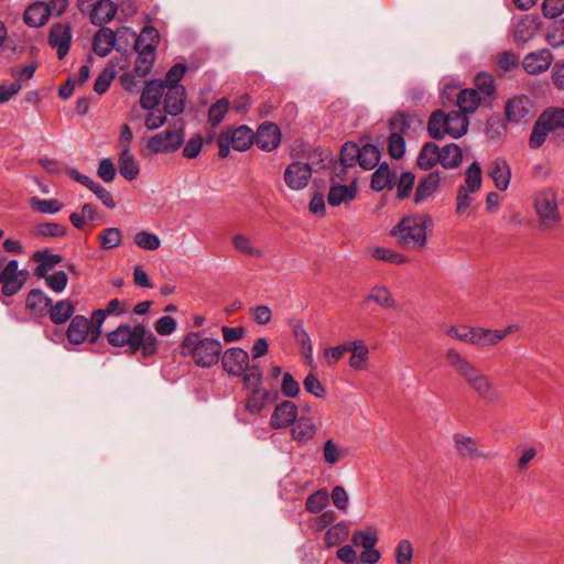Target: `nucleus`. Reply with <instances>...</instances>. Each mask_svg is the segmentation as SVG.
Returning <instances> with one entry per match:
<instances>
[{"label":"nucleus","mask_w":564,"mask_h":564,"mask_svg":"<svg viewBox=\"0 0 564 564\" xmlns=\"http://www.w3.org/2000/svg\"><path fill=\"white\" fill-rule=\"evenodd\" d=\"M445 359L447 366L482 401L488 404H497L501 401V393L495 388L490 377L466 356L451 348L446 350Z\"/></svg>","instance_id":"nucleus-1"},{"label":"nucleus","mask_w":564,"mask_h":564,"mask_svg":"<svg viewBox=\"0 0 564 564\" xmlns=\"http://www.w3.org/2000/svg\"><path fill=\"white\" fill-rule=\"evenodd\" d=\"M109 345L124 348L127 352L134 355L139 350L143 358L158 352V338L143 324H121L107 334Z\"/></svg>","instance_id":"nucleus-2"},{"label":"nucleus","mask_w":564,"mask_h":564,"mask_svg":"<svg viewBox=\"0 0 564 564\" xmlns=\"http://www.w3.org/2000/svg\"><path fill=\"white\" fill-rule=\"evenodd\" d=\"M223 351L221 343L212 337H204L199 332H189L180 344V354L199 368L217 365Z\"/></svg>","instance_id":"nucleus-3"},{"label":"nucleus","mask_w":564,"mask_h":564,"mask_svg":"<svg viewBox=\"0 0 564 564\" xmlns=\"http://www.w3.org/2000/svg\"><path fill=\"white\" fill-rule=\"evenodd\" d=\"M432 224L433 219L427 214L408 215L391 229L390 235L404 250H422L427 242V226Z\"/></svg>","instance_id":"nucleus-4"},{"label":"nucleus","mask_w":564,"mask_h":564,"mask_svg":"<svg viewBox=\"0 0 564 564\" xmlns=\"http://www.w3.org/2000/svg\"><path fill=\"white\" fill-rule=\"evenodd\" d=\"M482 173L478 162H473L465 172V183L458 187L456 214L470 215L474 210L475 194L480 189Z\"/></svg>","instance_id":"nucleus-5"},{"label":"nucleus","mask_w":564,"mask_h":564,"mask_svg":"<svg viewBox=\"0 0 564 564\" xmlns=\"http://www.w3.org/2000/svg\"><path fill=\"white\" fill-rule=\"evenodd\" d=\"M533 205L539 216L540 225L544 229L551 230L560 225L562 216L557 206V194L553 188L547 187L536 192Z\"/></svg>","instance_id":"nucleus-6"},{"label":"nucleus","mask_w":564,"mask_h":564,"mask_svg":"<svg viewBox=\"0 0 564 564\" xmlns=\"http://www.w3.org/2000/svg\"><path fill=\"white\" fill-rule=\"evenodd\" d=\"M184 140L185 133L183 128L166 129L152 135L148 140L147 148L154 154L173 153L183 145Z\"/></svg>","instance_id":"nucleus-7"},{"label":"nucleus","mask_w":564,"mask_h":564,"mask_svg":"<svg viewBox=\"0 0 564 564\" xmlns=\"http://www.w3.org/2000/svg\"><path fill=\"white\" fill-rule=\"evenodd\" d=\"M28 276V271L19 270L17 260H9L0 272L2 293L9 297L15 295L25 284Z\"/></svg>","instance_id":"nucleus-8"},{"label":"nucleus","mask_w":564,"mask_h":564,"mask_svg":"<svg viewBox=\"0 0 564 564\" xmlns=\"http://www.w3.org/2000/svg\"><path fill=\"white\" fill-rule=\"evenodd\" d=\"M391 134L389 137V153L394 159H400L405 152V140L402 133L410 128L409 119L403 113H395L390 119Z\"/></svg>","instance_id":"nucleus-9"},{"label":"nucleus","mask_w":564,"mask_h":564,"mask_svg":"<svg viewBox=\"0 0 564 564\" xmlns=\"http://www.w3.org/2000/svg\"><path fill=\"white\" fill-rule=\"evenodd\" d=\"M221 366L226 373L232 377H241L251 367L249 354L240 347H230L221 355Z\"/></svg>","instance_id":"nucleus-10"},{"label":"nucleus","mask_w":564,"mask_h":564,"mask_svg":"<svg viewBox=\"0 0 564 564\" xmlns=\"http://www.w3.org/2000/svg\"><path fill=\"white\" fill-rule=\"evenodd\" d=\"M312 171L310 163L300 161L292 162L284 171V181L291 189H303L308 185Z\"/></svg>","instance_id":"nucleus-11"},{"label":"nucleus","mask_w":564,"mask_h":564,"mask_svg":"<svg viewBox=\"0 0 564 564\" xmlns=\"http://www.w3.org/2000/svg\"><path fill=\"white\" fill-rule=\"evenodd\" d=\"M506 117L511 123L528 122L533 117L532 102L527 96H516L506 104Z\"/></svg>","instance_id":"nucleus-12"},{"label":"nucleus","mask_w":564,"mask_h":564,"mask_svg":"<svg viewBox=\"0 0 564 564\" xmlns=\"http://www.w3.org/2000/svg\"><path fill=\"white\" fill-rule=\"evenodd\" d=\"M454 449L456 454L463 459H482L488 460L490 455L481 451L475 438L466 436L464 434H455Z\"/></svg>","instance_id":"nucleus-13"},{"label":"nucleus","mask_w":564,"mask_h":564,"mask_svg":"<svg viewBox=\"0 0 564 564\" xmlns=\"http://www.w3.org/2000/svg\"><path fill=\"white\" fill-rule=\"evenodd\" d=\"M553 62V54L547 48L528 53L522 59L523 69L531 75L546 72Z\"/></svg>","instance_id":"nucleus-14"},{"label":"nucleus","mask_w":564,"mask_h":564,"mask_svg":"<svg viewBox=\"0 0 564 564\" xmlns=\"http://www.w3.org/2000/svg\"><path fill=\"white\" fill-rule=\"evenodd\" d=\"M66 337L73 345H82L86 340L91 343L93 332L88 318L83 315H75L68 325Z\"/></svg>","instance_id":"nucleus-15"},{"label":"nucleus","mask_w":564,"mask_h":564,"mask_svg":"<svg viewBox=\"0 0 564 564\" xmlns=\"http://www.w3.org/2000/svg\"><path fill=\"white\" fill-rule=\"evenodd\" d=\"M540 29V20L532 14L523 15L514 25L513 40L518 45H524L531 41Z\"/></svg>","instance_id":"nucleus-16"},{"label":"nucleus","mask_w":564,"mask_h":564,"mask_svg":"<svg viewBox=\"0 0 564 564\" xmlns=\"http://www.w3.org/2000/svg\"><path fill=\"white\" fill-rule=\"evenodd\" d=\"M186 106V89L184 86H172L165 89L163 107L170 116L181 115Z\"/></svg>","instance_id":"nucleus-17"},{"label":"nucleus","mask_w":564,"mask_h":564,"mask_svg":"<svg viewBox=\"0 0 564 564\" xmlns=\"http://www.w3.org/2000/svg\"><path fill=\"white\" fill-rule=\"evenodd\" d=\"M281 142V133L274 123L264 122L254 133V143L263 151H272L278 148Z\"/></svg>","instance_id":"nucleus-18"},{"label":"nucleus","mask_w":564,"mask_h":564,"mask_svg":"<svg viewBox=\"0 0 564 564\" xmlns=\"http://www.w3.org/2000/svg\"><path fill=\"white\" fill-rule=\"evenodd\" d=\"M297 419V406L294 402L284 400L276 404L270 420L273 429H283L295 422Z\"/></svg>","instance_id":"nucleus-19"},{"label":"nucleus","mask_w":564,"mask_h":564,"mask_svg":"<svg viewBox=\"0 0 564 564\" xmlns=\"http://www.w3.org/2000/svg\"><path fill=\"white\" fill-rule=\"evenodd\" d=\"M441 184V174L437 171L429 173L421 178L415 188L413 202L419 205L432 199Z\"/></svg>","instance_id":"nucleus-20"},{"label":"nucleus","mask_w":564,"mask_h":564,"mask_svg":"<svg viewBox=\"0 0 564 564\" xmlns=\"http://www.w3.org/2000/svg\"><path fill=\"white\" fill-rule=\"evenodd\" d=\"M165 87L163 86L162 79L149 80L141 93L140 106L147 110H153L156 108L162 97L164 98Z\"/></svg>","instance_id":"nucleus-21"},{"label":"nucleus","mask_w":564,"mask_h":564,"mask_svg":"<svg viewBox=\"0 0 564 564\" xmlns=\"http://www.w3.org/2000/svg\"><path fill=\"white\" fill-rule=\"evenodd\" d=\"M72 30L68 24L53 25L50 32V44L57 48V57L64 58L69 51Z\"/></svg>","instance_id":"nucleus-22"},{"label":"nucleus","mask_w":564,"mask_h":564,"mask_svg":"<svg viewBox=\"0 0 564 564\" xmlns=\"http://www.w3.org/2000/svg\"><path fill=\"white\" fill-rule=\"evenodd\" d=\"M278 391L264 390L254 394H246L245 409L251 415L260 414L268 404L278 398Z\"/></svg>","instance_id":"nucleus-23"},{"label":"nucleus","mask_w":564,"mask_h":564,"mask_svg":"<svg viewBox=\"0 0 564 564\" xmlns=\"http://www.w3.org/2000/svg\"><path fill=\"white\" fill-rule=\"evenodd\" d=\"M489 176L499 191H506L511 181V169L503 158H497L489 167Z\"/></svg>","instance_id":"nucleus-24"},{"label":"nucleus","mask_w":564,"mask_h":564,"mask_svg":"<svg viewBox=\"0 0 564 564\" xmlns=\"http://www.w3.org/2000/svg\"><path fill=\"white\" fill-rule=\"evenodd\" d=\"M138 53L134 63V70L140 77H145L152 70L155 61L154 46L151 43L144 44L141 47H134Z\"/></svg>","instance_id":"nucleus-25"},{"label":"nucleus","mask_w":564,"mask_h":564,"mask_svg":"<svg viewBox=\"0 0 564 564\" xmlns=\"http://www.w3.org/2000/svg\"><path fill=\"white\" fill-rule=\"evenodd\" d=\"M357 195V185L352 182L350 185H332L328 192L327 202L332 207L341 204H349Z\"/></svg>","instance_id":"nucleus-26"},{"label":"nucleus","mask_w":564,"mask_h":564,"mask_svg":"<svg viewBox=\"0 0 564 564\" xmlns=\"http://www.w3.org/2000/svg\"><path fill=\"white\" fill-rule=\"evenodd\" d=\"M118 167L120 175L127 181L135 180L140 173L139 163L137 162L134 155L131 153L130 149L127 147L120 151Z\"/></svg>","instance_id":"nucleus-27"},{"label":"nucleus","mask_w":564,"mask_h":564,"mask_svg":"<svg viewBox=\"0 0 564 564\" xmlns=\"http://www.w3.org/2000/svg\"><path fill=\"white\" fill-rule=\"evenodd\" d=\"M231 243L235 250L243 256L261 259L264 251L257 247L253 239L246 234H236L231 237Z\"/></svg>","instance_id":"nucleus-28"},{"label":"nucleus","mask_w":564,"mask_h":564,"mask_svg":"<svg viewBox=\"0 0 564 564\" xmlns=\"http://www.w3.org/2000/svg\"><path fill=\"white\" fill-rule=\"evenodd\" d=\"M117 12V6L110 0H100L89 12L90 22L101 26L110 22Z\"/></svg>","instance_id":"nucleus-29"},{"label":"nucleus","mask_w":564,"mask_h":564,"mask_svg":"<svg viewBox=\"0 0 564 564\" xmlns=\"http://www.w3.org/2000/svg\"><path fill=\"white\" fill-rule=\"evenodd\" d=\"M227 134L231 147L236 151H246L254 142V133L247 126H240L232 131L225 132Z\"/></svg>","instance_id":"nucleus-30"},{"label":"nucleus","mask_w":564,"mask_h":564,"mask_svg":"<svg viewBox=\"0 0 564 564\" xmlns=\"http://www.w3.org/2000/svg\"><path fill=\"white\" fill-rule=\"evenodd\" d=\"M116 43V33L109 28H101L94 36L93 48L94 52L105 57L113 48Z\"/></svg>","instance_id":"nucleus-31"},{"label":"nucleus","mask_w":564,"mask_h":564,"mask_svg":"<svg viewBox=\"0 0 564 564\" xmlns=\"http://www.w3.org/2000/svg\"><path fill=\"white\" fill-rule=\"evenodd\" d=\"M51 304V297L39 289L31 290L26 296V308L40 316L47 314Z\"/></svg>","instance_id":"nucleus-32"},{"label":"nucleus","mask_w":564,"mask_h":564,"mask_svg":"<svg viewBox=\"0 0 564 564\" xmlns=\"http://www.w3.org/2000/svg\"><path fill=\"white\" fill-rule=\"evenodd\" d=\"M50 17V9L45 2L30 4L23 15L25 24L32 28L44 25Z\"/></svg>","instance_id":"nucleus-33"},{"label":"nucleus","mask_w":564,"mask_h":564,"mask_svg":"<svg viewBox=\"0 0 564 564\" xmlns=\"http://www.w3.org/2000/svg\"><path fill=\"white\" fill-rule=\"evenodd\" d=\"M395 173L392 172L386 163H383L373 172L370 186L373 191L380 192L386 188H392L395 185Z\"/></svg>","instance_id":"nucleus-34"},{"label":"nucleus","mask_w":564,"mask_h":564,"mask_svg":"<svg viewBox=\"0 0 564 564\" xmlns=\"http://www.w3.org/2000/svg\"><path fill=\"white\" fill-rule=\"evenodd\" d=\"M349 351L351 352V356L349 358V366L354 370H366L368 368V357H369V349L361 340H355L350 344Z\"/></svg>","instance_id":"nucleus-35"},{"label":"nucleus","mask_w":564,"mask_h":564,"mask_svg":"<svg viewBox=\"0 0 564 564\" xmlns=\"http://www.w3.org/2000/svg\"><path fill=\"white\" fill-rule=\"evenodd\" d=\"M552 130H554V128L551 126L547 116L543 112L533 126L529 140L530 147L532 149L542 147Z\"/></svg>","instance_id":"nucleus-36"},{"label":"nucleus","mask_w":564,"mask_h":564,"mask_svg":"<svg viewBox=\"0 0 564 564\" xmlns=\"http://www.w3.org/2000/svg\"><path fill=\"white\" fill-rule=\"evenodd\" d=\"M447 116V134L454 139L463 137L468 129L469 120L467 116L460 111H449Z\"/></svg>","instance_id":"nucleus-37"},{"label":"nucleus","mask_w":564,"mask_h":564,"mask_svg":"<svg viewBox=\"0 0 564 564\" xmlns=\"http://www.w3.org/2000/svg\"><path fill=\"white\" fill-rule=\"evenodd\" d=\"M242 377V386L246 394H254L268 390L262 386V370L258 365H252Z\"/></svg>","instance_id":"nucleus-38"},{"label":"nucleus","mask_w":564,"mask_h":564,"mask_svg":"<svg viewBox=\"0 0 564 564\" xmlns=\"http://www.w3.org/2000/svg\"><path fill=\"white\" fill-rule=\"evenodd\" d=\"M74 312L75 306L69 300H61L54 305L52 303L47 313L54 324L61 325L66 323L73 316Z\"/></svg>","instance_id":"nucleus-39"},{"label":"nucleus","mask_w":564,"mask_h":564,"mask_svg":"<svg viewBox=\"0 0 564 564\" xmlns=\"http://www.w3.org/2000/svg\"><path fill=\"white\" fill-rule=\"evenodd\" d=\"M459 111L467 115L476 111L480 104V96L477 89H463L456 99Z\"/></svg>","instance_id":"nucleus-40"},{"label":"nucleus","mask_w":564,"mask_h":564,"mask_svg":"<svg viewBox=\"0 0 564 564\" xmlns=\"http://www.w3.org/2000/svg\"><path fill=\"white\" fill-rule=\"evenodd\" d=\"M437 163H440V147L434 142H426L417 156V166L430 170Z\"/></svg>","instance_id":"nucleus-41"},{"label":"nucleus","mask_w":564,"mask_h":564,"mask_svg":"<svg viewBox=\"0 0 564 564\" xmlns=\"http://www.w3.org/2000/svg\"><path fill=\"white\" fill-rule=\"evenodd\" d=\"M447 116L443 110H435L427 122V131L431 138L440 140L447 134Z\"/></svg>","instance_id":"nucleus-42"},{"label":"nucleus","mask_w":564,"mask_h":564,"mask_svg":"<svg viewBox=\"0 0 564 564\" xmlns=\"http://www.w3.org/2000/svg\"><path fill=\"white\" fill-rule=\"evenodd\" d=\"M463 160V152L456 143H449L440 148V163L445 169L457 167Z\"/></svg>","instance_id":"nucleus-43"},{"label":"nucleus","mask_w":564,"mask_h":564,"mask_svg":"<svg viewBox=\"0 0 564 564\" xmlns=\"http://www.w3.org/2000/svg\"><path fill=\"white\" fill-rule=\"evenodd\" d=\"M293 336L297 344L301 346L302 354L308 361V364L313 365V346L310 338L308 333L306 332L304 324L297 321L293 325Z\"/></svg>","instance_id":"nucleus-44"},{"label":"nucleus","mask_w":564,"mask_h":564,"mask_svg":"<svg viewBox=\"0 0 564 564\" xmlns=\"http://www.w3.org/2000/svg\"><path fill=\"white\" fill-rule=\"evenodd\" d=\"M293 424L291 433L295 441L307 442L314 437L316 429L311 419L302 416L296 419Z\"/></svg>","instance_id":"nucleus-45"},{"label":"nucleus","mask_w":564,"mask_h":564,"mask_svg":"<svg viewBox=\"0 0 564 564\" xmlns=\"http://www.w3.org/2000/svg\"><path fill=\"white\" fill-rule=\"evenodd\" d=\"M474 346L485 348L495 346L501 341V335L498 329H489L484 327H475Z\"/></svg>","instance_id":"nucleus-46"},{"label":"nucleus","mask_w":564,"mask_h":564,"mask_svg":"<svg viewBox=\"0 0 564 564\" xmlns=\"http://www.w3.org/2000/svg\"><path fill=\"white\" fill-rule=\"evenodd\" d=\"M98 239L101 249H115L122 242V231L117 227H108L99 232Z\"/></svg>","instance_id":"nucleus-47"},{"label":"nucleus","mask_w":564,"mask_h":564,"mask_svg":"<svg viewBox=\"0 0 564 564\" xmlns=\"http://www.w3.org/2000/svg\"><path fill=\"white\" fill-rule=\"evenodd\" d=\"M380 160V152L378 148L373 144H365L361 147L360 154L358 156L357 163L364 170H372L376 167Z\"/></svg>","instance_id":"nucleus-48"},{"label":"nucleus","mask_w":564,"mask_h":564,"mask_svg":"<svg viewBox=\"0 0 564 564\" xmlns=\"http://www.w3.org/2000/svg\"><path fill=\"white\" fill-rule=\"evenodd\" d=\"M367 300L373 301L383 308H394L395 306V301L391 292L383 285L373 286L370 290Z\"/></svg>","instance_id":"nucleus-49"},{"label":"nucleus","mask_w":564,"mask_h":564,"mask_svg":"<svg viewBox=\"0 0 564 564\" xmlns=\"http://www.w3.org/2000/svg\"><path fill=\"white\" fill-rule=\"evenodd\" d=\"M372 257L377 260L386 261L395 265H402L408 262V258L390 248L377 247L372 251Z\"/></svg>","instance_id":"nucleus-50"},{"label":"nucleus","mask_w":564,"mask_h":564,"mask_svg":"<svg viewBox=\"0 0 564 564\" xmlns=\"http://www.w3.org/2000/svg\"><path fill=\"white\" fill-rule=\"evenodd\" d=\"M30 206L33 210L41 214H56L63 208V204L57 199H42L35 196L30 199Z\"/></svg>","instance_id":"nucleus-51"},{"label":"nucleus","mask_w":564,"mask_h":564,"mask_svg":"<svg viewBox=\"0 0 564 564\" xmlns=\"http://www.w3.org/2000/svg\"><path fill=\"white\" fill-rule=\"evenodd\" d=\"M348 533L349 531L345 523H336L326 531L325 543L328 547L336 546L347 539Z\"/></svg>","instance_id":"nucleus-52"},{"label":"nucleus","mask_w":564,"mask_h":564,"mask_svg":"<svg viewBox=\"0 0 564 564\" xmlns=\"http://www.w3.org/2000/svg\"><path fill=\"white\" fill-rule=\"evenodd\" d=\"M133 240L139 248L148 251L156 250L161 246V240L159 236L147 230H141L137 232L134 235Z\"/></svg>","instance_id":"nucleus-53"},{"label":"nucleus","mask_w":564,"mask_h":564,"mask_svg":"<svg viewBox=\"0 0 564 564\" xmlns=\"http://www.w3.org/2000/svg\"><path fill=\"white\" fill-rule=\"evenodd\" d=\"M361 148L352 142H346L340 151V164L343 167H351L357 163Z\"/></svg>","instance_id":"nucleus-54"},{"label":"nucleus","mask_w":564,"mask_h":564,"mask_svg":"<svg viewBox=\"0 0 564 564\" xmlns=\"http://www.w3.org/2000/svg\"><path fill=\"white\" fill-rule=\"evenodd\" d=\"M351 541L355 545H361L364 549H372L378 542L377 531L372 528L356 531Z\"/></svg>","instance_id":"nucleus-55"},{"label":"nucleus","mask_w":564,"mask_h":564,"mask_svg":"<svg viewBox=\"0 0 564 564\" xmlns=\"http://www.w3.org/2000/svg\"><path fill=\"white\" fill-rule=\"evenodd\" d=\"M36 235L41 237H63L67 234L66 226L58 223H41L35 228Z\"/></svg>","instance_id":"nucleus-56"},{"label":"nucleus","mask_w":564,"mask_h":564,"mask_svg":"<svg viewBox=\"0 0 564 564\" xmlns=\"http://www.w3.org/2000/svg\"><path fill=\"white\" fill-rule=\"evenodd\" d=\"M186 65L183 63L174 64L166 73L165 78L163 80V86L165 89L172 86H183L181 80L183 79L186 73Z\"/></svg>","instance_id":"nucleus-57"},{"label":"nucleus","mask_w":564,"mask_h":564,"mask_svg":"<svg viewBox=\"0 0 564 564\" xmlns=\"http://www.w3.org/2000/svg\"><path fill=\"white\" fill-rule=\"evenodd\" d=\"M413 552V545L410 540L402 539L399 541L394 551L395 564H411Z\"/></svg>","instance_id":"nucleus-58"},{"label":"nucleus","mask_w":564,"mask_h":564,"mask_svg":"<svg viewBox=\"0 0 564 564\" xmlns=\"http://www.w3.org/2000/svg\"><path fill=\"white\" fill-rule=\"evenodd\" d=\"M328 503V494L326 490H317L306 500V509L311 513L321 512Z\"/></svg>","instance_id":"nucleus-59"},{"label":"nucleus","mask_w":564,"mask_h":564,"mask_svg":"<svg viewBox=\"0 0 564 564\" xmlns=\"http://www.w3.org/2000/svg\"><path fill=\"white\" fill-rule=\"evenodd\" d=\"M229 109V101L226 98L217 100L208 111V121L212 126L219 124Z\"/></svg>","instance_id":"nucleus-60"},{"label":"nucleus","mask_w":564,"mask_h":564,"mask_svg":"<svg viewBox=\"0 0 564 564\" xmlns=\"http://www.w3.org/2000/svg\"><path fill=\"white\" fill-rule=\"evenodd\" d=\"M446 334L449 337L460 340L465 344L474 345L475 327H470V326H466V325L452 326L448 328Z\"/></svg>","instance_id":"nucleus-61"},{"label":"nucleus","mask_w":564,"mask_h":564,"mask_svg":"<svg viewBox=\"0 0 564 564\" xmlns=\"http://www.w3.org/2000/svg\"><path fill=\"white\" fill-rule=\"evenodd\" d=\"M87 188H89L107 208L113 209L116 207V202L111 193L101 184L91 180Z\"/></svg>","instance_id":"nucleus-62"},{"label":"nucleus","mask_w":564,"mask_h":564,"mask_svg":"<svg viewBox=\"0 0 564 564\" xmlns=\"http://www.w3.org/2000/svg\"><path fill=\"white\" fill-rule=\"evenodd\" d=\"M415 176L411 172H403L397 184L398 198L404 199L408 197L413 188Z\"/></svg>","instance_id":"nucleus-63"},{"label":"nucleus","mask_w":564,"mask_h":564,"mask_svg":"<svg viewBox=\"0 0 564 564\" xmlns=\"http://www.w3.org/2000/svg\"><path fill=\"white\" fill-rule=\"evenodd\" d=\"M546 41L552 47L564 46V25L562 23L553 24L547 30Z\"/></svg>","instance_id":"nucleus-64"}]
</instances>
